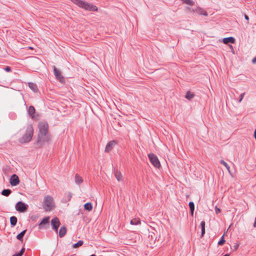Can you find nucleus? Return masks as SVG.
Listing matches in <instances>:
<instances>
[{
    "mask_svg": "<svg viewBox=\"0 0 256 256\" xmlns=\"http://www.w3.org/2000/svg\"><path fill=\"white\" fill-rule=\"evenodd\" d=\"M18 219L16 216H12L10 218V223L12 227L14 226L17 223Z\"/></svg>",
    "mask_w": 256,
    "mask_h": 256,
    "instance_id": "17",
    "label": "nucleus"
},
{
    "mask_svg": "<svg viewBox=\"0 0 256 256\" xmlns=\"http://www.w3.org/2000/svg\"><path fill=\"white\" fill-rule=\"evenodd\" d=\"M39 132H48V124L46 122H40L38 124Z\"/></svg>",
    "mask_w": 256,
    "mask_h": 256,
    "instance_id": "7",
    "label": "nucleus"
},
{
    "mask_svg": "<svg viewBox=\"0 0 256 256\" xmlns=\"http://www.w3.org/2000/svg\"><path fill=\"white\" fill-rule=\"evenodd\" d=\"M116 144V142L115 140H111L109 142L106 146L104 150L105 152H108L110 151H111L113 149L114 146Z\"/></svg>",
    "mask_w": 256,
    "mask_h": 256,
    "instance_id": "12",
    "label": "nucleus"
},
{
    "mask_svg": "<svg viewBox=\"0 0 256 256\" xmlns=\"http://www.w3.org/2000/svg\"><path fill=\"white\" fill-rule=\"evenodd\" d=\"M140 223L141 221L139 218H134L132 219L130 222V224L132 225H138L140 224Z\"/></svg>",
    "mask_w": 256,
    "mask_h": 256,
    "instance_id": "21",
    "label": "nucleus"
},
{
    "mask_svg": "<svg viewBox=\"0 0 256 256\" xmlns=\"http://www.w3.org/2000/svg\"><path fill=\"white\" fill-rule=\"evenodd\" d=\"M84 208L86 210L90 211L92 208V204L91 202H87L84 204Z\"/></svg>",
    "mask_w": 256,
    "mask_h": 256,
    "instance_id": "26",
    "label": "nucleus"
},
{
    "mask_svg": "<svg viewBox=\"0 0 256 256\" xmlns=\"http://www.w3.org/2000/svg\"><path fill=\"white\" fill-rule=\"evenodd\" d=\"M223 42L225 44H228V43L234 44L235 42V38L233 37L224 38L223 39Z\"/></svg>",
    "mask_w": 256,
    "mask_h": 256,
    "instance_id": "14",
    "label": "nucleus"
},
{
    "mask_svg": "<svg viewBox=\"0 0 256 256\" xmlns=\"http://www.w3.org/2000/svg\"><path fill=\"white\" fill-rule=\"evenodd\" d=\"M254 138L256 140V129L255 130L254 132Z\"/></svg>",
    "mask_w": 256,
    "mask_h": 256,
    "instance_id": "41",
    "label": "nucleus"
},
{
    "mask_svg": "<svg viewBox=\"0 0 256 256\" xmlns=\"http://www.w3.org/2000/svg\"><path fill=\"white\" fill-rule=\"evenodd\" d=\"M4 70L7 72H11L12 70H11V68L10 67V66H6L5 68H4Z\"/></svg>",
    "mask_w": 256,
    "mask_h": 256,
    "instance_id": "35",
    "label": "nucleus"
},
{
    "mask_svg": "<svg viewBox=\"0 0 256 256\" xmlns=\"http://www.w3.org/2000/svg\"><path fill=\"white\" fill-rule=\"evenodd\" d=\"M254 226L255 228L256 227V216L255 220H254Z\"/></svg>",
    "mask_w": 256,
    "mask_h": 256,
    "instance_id": "40",
    "label": "nucleus"
},
{
    "mask_svg": "<svg viewBox=\"0 0 256 256\" xmlns=\"http://www.w3.org/2000/svg\"><path fill=\"white\" fill-rule=\"evenodd\" d=\"M34 134V129L32 125H28L26 129L25 134L19 140V142L24 144L32 140Z\"/></svg>",
    "mask_w": 256,
    "mask_h": 256,
    "instance_id": "2",
    "label": "nucleus"
},
{
    "mask_svg": "<svg viewBox=\"0 0 256 256\" xmlns=\"http://www.w3.org/2000/svg\"><path fill=\"white\" fill-rule=\"evenodd\" d=\"M12 192V190L10 189H4L2 192V194L6 196H8Z\"/></svg>",
    "mask_w": 256,
    "mask_h": 256,
    "instance_id": "25",
    "label": "nucleus"
},
{
    "mask_svg": "<svg viewBox=\"0 0 256 256\" xmlns=\"http://www.w3.org/2000/svg\"><path fill=\"white\" fill-rule=\"evenodd\" d=\"M28 208V206L22 202H18L16 204L15 208L16 210L20 212H26Z\"/></svg>",
    "mask_w": 256,
    "mask_h": 256,
    "instance_id": "6",
    "label": "nucleus"
},
{
    "mask_svg": "<svg viewBox=\"0 0 256 256\" xmlns=\"http://www.w3.org/2000/svg\"><path fill=\"white\" fill-rule=\"evenodd\" d=\"M52 138L51 135L48 132H38V142L43 144L49 142Z\"/></svg>",
    "mask_w": 256,
    "mask_h": 256,
    "instance_id": "4",
    "label": "nucleus"
},
{
    "mask_svg": "<svg viewBox=\"0 0 256 256\" xmlns=\"http://www.w3.org/2000/svg\"><path fill=\"white\" fill-rule=\"evenodd\" d=\"M194 97V94L190 92H188L185 96V98L188 100H190L192 98Z\"/></svg>",
    "mask_w": 256,
    "mask_h": 256,
    "instance_id": "27",
    "label": "nucleus"
},
{
    "mask_svg": "<svg viewBox=\"0 0 256 256\" xmlns=\"http://www.w3.org/2000/svg\"><path fill=\"white\" fill-rule=\"evenodd\" d=\"M245 92H243L242 94H240V96L239 100H238V102H240L242 101Z\"/></svg>",
    "mask_w": 256,
    "mask_h": 256,
    "instance_id": "33",
    "label": "nucleus"
},
{
    "mask_svg": "<svg viewBox=\"0 0 256 256\" xmlns=\"http://www.w3.org/2000/svg\"><path fill=\"white\" fill-rule=\"evenodd\" d=\"M225 242V240L224 239V234L221 237L220 240L218 242V245L222 246Z\"/></svg>",
    "mask_w": 256,
    "mask_h": 256,
    "instance_id": "32",
    "label": "nucleus"
},
{
    "mask_svg": "<svg viewBox=\"0 0 256 256\" xmlns=\"http://www.w3.org/2000/svg\"><path fill=\"white\" fill-rule=\"evenodd\" d=\"M10 182L12 186H16L20 183V180L17 175L13 174L10 178Z\"/></svg>",
    "mask_w": 256,
    "mask_h": 256,
    "instance_id": "10",
    "label": "nucleus"
},
{
    "mask_svg": "<svg viewBox=\"0 0 256 256\" xmlns=\"http://www.w3.org/2000/svg\"><path fill=\"white\" fill-rule=\"evenodd\" d=\"M190 209V213L192 216H193L194 215V204L192 202H189L188 204Z\"/></svg>",
    "mask_w": 256,
    "mask_h": 256,
    "instance_id": "23",
    "label": "nucleus"
},
{
    "mask_svg": "<svg viewBox=\"0 0 256 256\" xmlns=\"http://www.w3.org/2000/svg\"><path fill=\"white\" fill-rule=\"evenodd\" d=\"M205 225L206 222L204 221H202L200 222V227L202 229L201 237L202 238L205 234Z\"/></svg>",
    "mask_w": 256,
    "mask_h": 256,
    "instance_id": "24",
    "label": "nucleus"
},
{
    "mask_svg": "<svg viewBox=\"0 0 256 256\" xmlns=\"http://www.w3.org/2000/svg\"><path fill=\"white\" fill-rule=\"evenodd\" d=\"M72 194L70 192L68 194V200H70L72 198Z\"/></svg>",
    "mask_w": 256,
    "mask_h": 256,
    "instance_id": "36",
    "label": "nucleus"
},
{
    "mask_svg": "<svg viewBox=\"0 0 256 256\" xmlns=\"http://www.w3.org/2000/svg\"><path fill=\"white\" fill-rule=\"evenodd\" d=\"M24 251L25 248H22L19 252L14 254L12 256H22Z\"/></svg>",
    "mask_w": 256,
    "mask_h": 256,
    "instance_id": "30",
    "label": "nucleus"
},
{
    "mask_svg": "<svg viewBox=\"0 0 256 256\" xmlns=\"http://www.w3.org/2000/svg\"><path fill=\"white\" fill-rule=\"evenodd\" d=\"M26 230H24L23 231H22L21 232L18 234L16 236V238L20 241H22L24 236V234H26Z\"/></svg>",
    "mask_w": 256,
    "mask_h": 256,
    "instance_id": "18",
    "label": "nucleus"
},
{
    "mask_svg": "<svg viewBox=\"0 0 256 256\" xmlns=\"http://www.w3.org/2000/svg\"><path fill=\"white\" fill-rule=\"evenodd\" d=\"M71 1L78 6L86 10L92 12L98 10V8L92 4H89L82 0H71Z\"/></svg>",
    "mask_w": 256,
    "mask_h": 256,
    "instance_id": "1",
    "label": "nucleus"
},
{
    "mask_svg": "<svg viewBox=\"0 0 256 256\" xmlns=\"http://www.w3.org/2000/svg\"><path fill=\"white\" fill-rule=\"evenodd\" d=\"M54 207L53 198L50 196L44 197L43 202V208L46 211H50Z\"/></svg>",
    "mask_w": 256,
    "mask_h": 256,
    "instance_id": "3",
    "label": "nucleus"
},
{
    "mask_svg": "<svg viewBox=\"0 0 256 256\" xmlns=\"http://www.w3.org/2000/svg\"><path fill=\"white\" fill-rule=\"evenodd\" d=\"M215 210H216V214H218V212H220V209H219V208H216Z\"/></svg>",
    "mask_w": 256,
    "mask_h": 256,
    "instance_id": "37",
    "label": "nucleus"
},
{
    "mask_svg": "<svg viewBox=\"0 0 256 256\" xmlns=\"http://www.w3.org/2000/svg\"><path fill=\"white\" fill-rule=\"evenodd\" d=\"M54 72L56 78L60 82H62L64 80V76L62 75L61 72L58 70L56 66H54Z\"/></svg>",
    "mask_w": 256,
    "mask_h": 256,
    "instance_id": "8",
    "label": "nucleus"
},
{
    "mask_svg": "<svg viewBox=\"0 0 256 256\" xmlns=\"http://www.w3.org/2000/svg\"><path fill=\"white\" fill-rule=\"evenodd\" d=\"M60 224V222L58 218L56 217L52 218L51 220V224L52 226V228L56 232H58Z\"/></svg>",
    "mask_w": 256,
    "mask_h": 256,
    "instance_id": "9",
    "label": "nucleus"
},
{
    "mask_svg": "<svg viewBox=\"0 0 256 256\" xmlns=\"http://www.w3.org/2000/svg\"><path fill=\"white\" fill-rule=\"evenodd\" d=\"M83 244H84V242L82 240H80L79 241H78V242L74 244L72 246V247L74 248H78L80 246H82Z\"/></svg>",
    "mask_w": 256,
    "mask_h": 256,
    "instance_id": "28",
    "label": "nucleus"
},
{
    "mask_svg": "<svg viewBox=\"0 0 256 256\" xmlns=\"http://www.w3.org/2000/svg\"><path fill=\"white\" fill-rule=\"evenodd\" d=\"M220 163L224 165V166L226 168L228 171H230V168L228 164H227L226 162H225L224 160H221L220 161Z\"/></svg>",
    "mask_w": 256,
    "mask_h": 256,
    "instance_id": "31",
    "label": "nucleus"
},
{
    "mask_svg": "<svg viewBox=\"0 0 256 256\" xmlns=\"http://www.w3.org/2000/svg\"><path fill=\"white\" fill-rule=\"evenodd\" d=\"M35 108L34 106H29L28 109V114L32 118H34V114L35 113Z\"/></svg>",
    "mask_w": 256,
    "mask_h": 256,
    "instance_id": "15",
    "label": "nucleus"
},
{
    "mask_svg": "<svg viewBox=\"0 0 256 256\" xmlns=\"http://www.w3.org/2000/svg\"><path fill=\"white\" fill-rule=\"evenodd\" d=\"M29 88L34 92H36L38 90V88L37 87V86L36 84L32 83V82H30L28 84Z\"/></svg>",
    "mask_w": 256,
    "mask_h": 256,
    "instance_id": "19",
    "label": "nucleus"
},
{
    "mask_svg": "<svg viewBox=\"0 0 256 256\" xmlns=\"http://www.w3.org/2000/svg\"><path fill=\"white\" fill-rule=\"evenodd\" d=\"M148 158L152 164L156 168H159L160 166V162L154 154L150 153L148 155Z\"/></svg>",
    "mask_w": 256,
    "mask_h": 256,
    "instance_id": "5",
    "label": "nucleus"
},
{
    "mask_svg": "<svg viewBox=\"0 0 256 256\" xmlns=\"http://www.w3.org/2000/svg\"><path fill=\"white\" fill-rule=\"evenodd\" d=\"M83 182L82 178L78 174L75 175V182L78 184H80Z\"/></svg>",
    "mask_w": 256,
    "mask_h": 256,
    "instance_id": "20",
    "label": "nucleus"
},
{
    "mask_svg": "<svg viewBox=\"0 0 256 256\" xmlns=\"http://www.w3.org/2000/svg\"><path fill=\"white\" fill-rule=\"evenodd\" d=\"M183 2L188 5L192 6L194 4V2L192 0H181Z\"/></svg>",
    "mask_w": 256,
    "mask_h": 256,
    "instance_id": "29",
    "label": "nucleus"
},
{
    "mask_svg": "<svg viewBox=\"0 0 256 256\" xmlns=\"http://www.w3.org/2000/svg\"><path fill=\"white\" fill-rule=\"evenodd\" d=\"M239 246V244L237 243H235L232 246L233 250H236Z\"/></svg>",
    "mask_w": 256,
    "mask_h": 256,
    "instance_id": "34",
    "label": "nucleus"
},
{
    "mask_svg": "<svg viewBox=\"0 0 256 256\" xmlns=\"http://www.w3.org/2000/svg\"><path fill=\"white\" fill-rule=\"evenodd\" d=\"M244 18L248 22L249 18L246 14H244Z\"/></svg>",
    "mask_w": 256,
    "mask_h": 256,
    "instance_id": "39",
    "label": "nucleus"
},
{
    "mask_svg": "<svg viewBox=\"0 0 256 256\" xmlns=\"http://www.w3.org/2000/svg\"><path fill=\"white\" fill-rule=\"evenodd\" d=\"M114 176L116 178L118 182L122 180V176L120 171L116 170L114 172Z\"/></svg>",
    "mask_w": 256,
    "mask_h": 256,
    "instance_id": "22",
    "label": "nucleus"
},
{
    "mask_svg": "<svg viewBox=\"0 0 256 256\" xmlns=\"http://www.w3.org/2000/svg\"><path fill=\"white\" fill-rule=\"evenodd\" d=\"M194 12L198 13V14L200 15H204L205 16H208L207 12L204 10V9L200 8H196V10H194Z\"/></svg>",
    "mask_w": 256,
    "mask_h": 256,
    "instance_id": "13",
    "label": "nucleus"
},
{
    "mask_svg": "<svg viewBox=\"0 0 256 256\" xmlns=\"http://www.w3.org/2000/svg\"><path fill=\"white\" fill-rule=\"evenodd\" d=\"M252 62L253 64H256V57L254 58L252 60Z\"/></svg>",
    "mask_w": 256,
    "mask_h": 256,
    "instance_id": "38",
    "label": "nucleus"
},
{
    "mask_svg": "<svg viewBox=\"0 0 256 256\" xmlns=\"http://www.w3.org/2000/svg\"><path fill=\"white\" fill-rule=\"evenodd\" d=\"M50 218L48 216L45 217L42 219L40 222L38 224V226L39 229H42L46 228L45 226H48L49 225Z\"/></svg>",
    "mask_w": 256,
    "mask_h": 256,
    "instance_id": "11",
    "label": "nucleus"
},
{
    "mask_svg": "<svg viewBox=\"0 0 256 256\" xmlns=\"http://www.w3.org/2000/svg\"><path fill=\"white\" fill-rule=\"evenodd\" d=\"M66 228L64 226H62L60 228L59 231V236L60 238L63 237L66 234Z\"/></svg>",
    "mask_w": 256,
    "mask_h": 256,
    "instance_id": "16",
    "label": "nucleus"
}]
</instances>
